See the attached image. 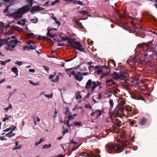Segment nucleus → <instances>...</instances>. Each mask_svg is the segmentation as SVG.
Here are the masks:
<instances>
[{
	"mask_svg": "<svg viewBox=\"0 0 157 157\" xmlns=\"http://www.w3.org/2000/svg\"><path fill=\"white\" fill-rule=\"evenodd\" d=\"M102 83L98 81H92L91 79H89L86 83L85 85V89L89 91L90 89V92L93 93L95 89L98 86H99L98 89L100 90L102 88V86H101Z\"/></svg>",
	"mask_w": 157,
	"mask_h": 157,
	"instance_id": "1",
	"label": "nucleus"
},
{
	"mask_svg": "<svg viewBox=\"0 0 157 157\" xmlns=\"http://www.w3.org/2000/svg\"><path fill=\"white\" fill-rule=\"evenodd\" d=\"M106 147V151L109 153H119L123 151L121 145L113 143L107 144Z\"/></svg>",
	"mask_w": 157,
	"mask_h": 157,
	"instance_id": "2",
	"label": "nucleus"
},
{
	"mask_svg": "<svg viewBox=\"0 0 157 157\" xmlns=\"http://www.w3.org/2000/svg\"><path fill=\"white\" fill-rule=\"evenodd\" d=\"M29 9L26 8V6L22 7L19 9L18 11H16L13 14H6V15H9L10 17H13L15 20H17L22 17L24 13L28 12Z\"/></svg>",
	"mask_w": 157,
	"mask_h": 157,
	"instance_id": "3",
	"label": "nucleus"
},
{
	"mask_svg": "<svg viewBox=\"0 0 157 157\" xmlns=\"http://www.w3.org/2000/svg\"><path fill=\"white\" fill-rule=\"evenodd\" d=\"M103 68L110 70V68L108 67L104 66H100L99 65L95 66L94 69H96L94 71V73H97L98 75H101V78H103L104 76H107L109 75V71H107V73H104Z\"/></svg>",
	"mask_w": 157,
	"mask_h": 157,
	"instance_id": "4",
	"label": "nucleus"
},
{
	"mask_svg": "<svg viewBox=\"0 0 157 157\" xmlns=\"http://www.w3.org/2000/svg\"><path fill=\"white\" fill-rule=\"evenodd\" d=\"M69 42L70 43V46L81 52H85L84 48L79 42H75L74 41V39H73L72 41L69 40Z\"/></svg>",
	"mask_w": 157,
	"mask_h": 157,
	"instance_id": "5",
	"label": "nucleus"
},
{
	"mask_svg": "<svg viewBox=\"0 0 157 157\" xmlns=\"http://www.w3.org/2000/svg\"><path fill=\"white\" fill-rule=\"evenodd\" d=\"M20 42L19 41L17 40V39L12 40V41L9 43L8 44V46L6 48L7 50H11L13 48H14V47L17 46L18 43Z\"/></svg>",
	"mask_w": 157,
	"mask_h": 157,
	"instance_id": "6",
	"label": "nucleus"
},
{
	"mask_svg": "<svg viewBox=\"0 0 157 157\" xmlns=\"http://www.w3.org/2000/svg\"><path fill=\"white\" fill-rule=\"evenodd\" d=\"M31 7L32 8L31 9H30V11L31 13L33 14L34 13V12L40 10H44V8H42L39 6H34Z\"/></svg>",
	"mask_w": 157,
	"mask_h": 157,
	"instance_id": "7",
	"label": "nucleus"
},
{
	"mask_svg": "<svg viewBox=\"0 0 157 157\" xmlns=\"http://www.w3.org/2000/svg\"><path fill=\"white\" fill-rule=\"evenodd\" d=\"M105 83L107 84V85L112 86H116V83L114 82L113 80L110 79H107L106 80Z\"/></svg>",
	"mask_w": 157,
	"mask_h": 157,
	"instance_id": "8",
	"label": "nucleus"
},
{
	"mask_svg": "<svg viewBox=\"0 0 157 157\" xmlns=\"http://www.w3.org/2000/svg\"><path fill=\"white\" fill-rule=\"evenodd\" d=\"M81 154V155L86 154L87 155L86 156L89 157H96V155L94 154H93L92 152L90 151H87L86 152L83 151L80 154Z\"/></svg>",
	"mask_w": 157,
	"mask_h": 157,
	"instance_id": "9",
	"label": "nucleus"
},
{
	"mask_svg": "<svg viewBox=\"0 0 157 157\" xmlns=\"http://www.w3.org/2000/svg\"><path fill=\"white\" fill-rule=\"evenodd\" d=\"M16 128V126H15L13 128L12 130L9 132L8 133L6 134V135L7 136H8L9 137H11L15 135V134L14 133L12 132Z\"/></svg>",
	"mask_w": 157,
	"mask_h": 157,
	"instance_id": "10",
	"label": "nucleus"
},
{
	"mask_svg": "<svg viewBox=\"0 0 157 157\" xmlns=\"http://www.w3.org/2000/svg\"><path fill=\"white\" fill-rule=\"evenodd\" d=\"M123 109H121L119 107L117 106L114 111L113 113L116 115L117 116L119 114L120 112H123Z\"/></svg>",
	"mask_w": 157,
	"mask_h": 157,
	"instance_id": "11",
	"label": "nucleus"
},
{
	"mask_svg": "<svg viewBox=\"0 0 157 157\" xmlns=\"http://www.w3.org/2000/svg\"><path fill=\"white\" fill-rule=\"evenodd\" d=\"M34 43V42L32 40L28 41V44L29 46V49H34L36 48V47L35 46L32 44H33Z\"/></svg>",
	"mask_w": 157,
	"mask_h": 157,
	"instance_id": "12",
	"label": "nucleus"
},
{
	"mask_svg": "<svg viewBox=\"0 0 157 157\" xmlns=\"http://www.w3.org/2000/svg\"><path fill=\"white\" fill-rule=\"evenodd\" d=\"M97 113H98V114L97 115V116L96 117V119H97L101 115V110L98 109L96 110L95 112H93L90 114V115L91 116H93L95 115V114Z\"/></svg>",
	"mask_w": 157,
	"mask_h": 157,
	"instance_id": "13",
	"label": "nucleus"
},
{
	"mask_svg": "<svg viewBox=\"0 0 157 157\" xmlns=\"http://www.w3.org/2000/svg\"><path fill=\"white\" fill-rule=\"evenodd\" d=\"M153 41H150L147 42V43H144L143 44H139L138 45V46L139 47H142L143 46V45H145L146 47L148 48L149 47H150V46L151 44H152Z\"/></svg>",
	"mask_w": 157,
	"mask_h": 157,
	"instance_id": "14",
	"label": "nucleus"
},
{
	"mask_svg": "<svg viewBox=\"0 0 157 157\" xmlns=\"http://www.w3.org/2000/svg\"><path fill=\"white\" fill-rule=\"evenodd\" d=\"M147 121V119L145 117L141 118L140 119L139 124L141 125H144L145 124Z\"/></svg>",
	"mask_w": 157,
	"mask_h": 157,
	"instance_id": "15",
	"label": "nucleus"
},
{
	"mask_svg": "<svg viewBox=\"0 0 157 157\" xmlns=\"http://www.w3.org/2000/svg\"><path fill=\"white\" fill-rule=\"evenodd\" d=\"M125 110L128 113L130 116L134 114V110L132 109L131 107H128L125 109Z\"/></svg>",
	"mask_w": 157,
	"mask_h": 157,
	"instance_id": "16",
	"label": "nucleus"
},
{
	"mask_svg": "<svg viewBox=\"0 0 157 157\" xmlns=\"http://www.w3.org/2000/svg\"><path fill=\"white\" fill-rule=\"evenodd\" d=\"M60 37L62 38V40H58L57 41V42H60L61 41H65V40H67V42L68 43V44L70 46V43L69 42V41L70 40L71 41H72V40L73 39H69L68 38V37H63L60 36Z\"/></svg>",
	"mask_w": 157,
	"mask_h": 157,
	"instance_id": "17",
	"label": "nucleus"
},
{
	"mask_svg": "<svg viewBox=\"0 0 157 157\" xmlns=\"http://www.w3.org/2000/svg\"><path fill=\"white\" fill-rule=\"evenodd\" d=\"M132 97V98L133 99L136 100H143L144 101H145L144 98L143 97V96L141 95H139V96H133Z\"/></svg>",
	"mask_w": 157,
	"mask_h": 157,
	"instance_id": "18",
	"label": "nucleus"
},
{
	"mask_svg": "<svg viewBox=\"0 0 157 157\" xmlns=\"http://www.w3.org/2000/svg\"><path fill=\"white\" fill-rule=\"evenodd\" d=\"M108 65H109L110 67H113V66L116 67V63L114 60L111 59L108 62Z\"/></svg>",
	"mask_w": 157,
	"mask_h": 157,
	"instance_id": "19",
	"label": "nucleus"
},
{
	"mask_svg": "<svg viewBox=\"0 0 157 157\" xmlns=\"http://www.w3.org/2000/svg\"><path fill=\"white\" fill-rule=\"evenodd\" d=\"M125 73L124 72H122V73H120V75H119V79L122 80H124L126 78V76L125 75Z\"/></svg>",
	"mask_w": 157,
	"mask_h": 157,
	"instance_id": "20",
	"label": "nucleus"
},
{
	"mask_svg": "<svg viewBox=\"0 0 157 157\" xmlns=\"http://www.w3.org/2000/svg\"><path fill=\"white\" fill-rule=\"evenodd\" d=\"M74 77L77 81H80L82 80L83 79V77L80 76L76 74V73H75Z\"/></svg>",
	"mask_w": 157,
	"mask_h": 157,
	"instance_id": "21",
	"label": "nucleus"
},
{
	"mask_svg": "<svg viewBox=\"0 0 157 157\" xmlns=\"http://www.w3.org/2000/svg\"><path fill=\"white\" fill-rule=\"evenodd\" d=\"M125 103V102L124 101H121L119 102L118 105L117 106L119 107L121 109H123L124 110L123 106Z\"/></svg>",
	"mask_w": 157,
	"mask_h": 157,
	"instance_id": "22",
	"label": "nucleus"
},
{
	"mask_svg": "<svg viewBox=\"0 0 157 157\" xmlns=\"http://www.w3.org/2000/svg\"><path fill=\"white\" fill-rule=\"evenodd\" d=\"M11 71H13L16 76L18 75V70L17 68L15 67H13L11 69Z\"/></svg>",
	"mask_w": 157,
	"mask_h": 157,
	"instance_id": "23",
	"label": "nucleus"
},
{
	"mask_svg": "<svg viewBox=\"0 0 157 157\" xmlns=\"http://www.w3.org/2000/svg\"><path fill=\"white\" fill-rule=\"evenodd\" d=\"M13 40H12L10 37H7L6 39H5L3 40L4 42L6 43L8 45L9 44V43L11 42Z\"/></svg>",
	"mask_w": 157,
	"mask_h": 157,
	"instance_id": "24",
	"label": "nucleus"
},
{
	"mask_svg": "<svg viewBox=\"0 0 157 157\" xmlns=\"http://www.w3.org/2000/svg\"><path fill=\"white\" fill-rule=\"evenodd\" d=\"M5 27L4 23L2 21L0 22V30L2 31L3 32Z\"/></svg>",
	"mask_w": 157,
	"mask_h": 157,
	"instance_id": "25",
	"label": "nucleus"
},
{
	"mask_svg": "<svg viewBox=\"0 0 157 157\" xmlns=\"http://www.w3.org/2000/svg\"><path fill=\"white\" fill-rule=\"evenodd\" d=\"M51 30V29H48L47 33V36L48 37H49L51 38H53L55 37V35L50 33V32Z\"/></svg>",
	"mask_w": 157,
	"mask_h": 157,
	"instance_id": "26",
	"label": "nucleus"
},
{
	"mask_svg": "<svg viewBox=\"0 0 157 157\" xmlns=\"http://www.w3.org/2000/svg\"><path fill=\"white\" fill-rule=\"evenodd\" d=\"M109 103L110 106L109 109L110 110H111L113 108V100L112 99H110L109 101Z\"/></svg>",
	"mask_w": 157,
	"mask_h": 157,
	"instance_id": "27",
	"label": "nucleus"
},
{
	"mask_svg": "<svg viewBox=\"0 0 157 157\" xmlns=\"http://www.w3.org/2000/svg\"><path fill=\"white\" fill-rule=\"evenodd\" d=\"M14 2V1H12L11 2H10V5H9L8 6H6V9H5L4 11V13H7L8 11V10L9 9V6L12 5H13V2Z\"/></svg>",
	"mask_w": 157,
	"mask_h": 157,
	"instance_id": "28",
	"label": "nucleus"
},
{
	"mask_svg": "<svg viewBox=\"0 0 157 157\" xmlns=\"http://www.w3.org/2000/svg\"><path fill=\"white\" fill-rule=\"evenodd\" d=\"M113 76L114 77V78L115 79H119V75L120 73H118L116 72H114L113 74Z\"/></svg>",
	"mask_w": 157,
	"mask_h": 157,
	"instance_id": "29",
	"label": "nucleus"
},
{
	"mask_svg": "<svg viewBox=\"0 0 157 157\" xmlns=\"http://www.w3.org/2000/svg\"><path fill=\"white\" fill-rule=\"evenodd\" d=\"M15 126H14L13 125H11L10 127H9V128H7L5 130H3V132H8V131H10V130H12L13 128Z\"/></svg>",
	"mask_w": 157,
	"mask_h": 157,
	"instance_id": "30",
	"label": "nucleus"
},
{
	"mask_svg": "<svg viewBox=\"0 0 157 157\" xmlns=\"http://www.w3.org/2000/svg\"><path fill=\"white\" fill-rule=\"evenodd\" d=\"M30 21H32L33 23H36L38 21V19L36 17H34V18L30 19Z\"/></svg>",
	"mask_w": 157,
	"mask_h": 157,
	"instance_id": "31",
	"label": "nucleus"
},
{
	"mask_svg": "<svg viewBox=\"0 0 157 157\" xmlns=\"http://www.w3.org/2000/svg\"><path fill=\"white\" fill-rule=\"evenodd\" d=\"M12 108H13L11 104H9V106L7 107L4 108V110H5V111H6L7 112V111H8L9 109H12Z\"/></svg>",
	"mask_w": 157,
	"mask_h": 157,
	"instance_id": "32",
	"label": "nucleus"
},
{
	"mask_svg": "<svg viewBox=\"0 0 157 157\" xmlns=\"http://www.w3.org/2000/svg\"><path fill=\"white\" fill-rule=\"evenodd\" d=\"M116 121H117V123H116V124H115V125H117L119 127H121V121H119L118 119H117Z\"/></svg>",
	"mask_w": 157,
	"mask_h": 157,
	"instance_id": "33",
	"label": "nucleus"
},
{
	"mask_svg": "<svg viewBox=\"0 0 157 157\" xmlns=\"http://www.w3.org/2000/svg\"><path fill=\"white\" fill-rule=\"evenodd\" d=\"M27 36L29 37H32L33 38H35L36 37V35H34L33 33H28L27 34Z\"/></svg>",
	"mask_w": 157,
	"mask_h": 157,
	"instance_id": "34",
	"label": "nucleus"
},
{
	"mask_svg": "<svg viewBox=\"0 0 157 157\" xmlns=\"http://www.w3.org/2000/svg\"><path fill=\"white\" fill-rule=\"evenodd\" d=\"M79 13H82V15H84L87 14L88 13V12L87 11L84 10L82 11H79Z\"/></svg>",
	"mask_w": 157,
	"mask_h": 157,
	"instance_id": "35",
	"label": "nucleus"
},
{
	"mask_svg": "<svg viewBox=\"0 0 157 157\" xmlns=\"http://www.w3.org/2000/svg\"><path fill=\"white\" fill-rule=\"evenodd\" d=\"M59 2V0H56L52 2H51V6H54L55 4L58 3Z\"/></svg>",
	"mask_w": 157,
	"mask_h": 157,
	"instance_id": "36",
	"label": "nucleus"
},
{
	"mask_svg": "<svg viewBox=\"0 0 157 157\" xmlns=\"http://www.w3.org/2000/svg\"><path fill=\"white\" fill-rule=\"evenodd\" d=\"M140 35L142 38H144L146 35L144 33L141 32H140Z\"/></svg>",
	"mask_w": 157,
	"mask_h": 157,
	"instance_id": "37",
	"label": "nucleus"
},
{
	"mask_svg": "<svg viewBox=\"0 0 157 157\" xmlns=\"http://www.w3.org/2000/svg\"><path fill=\"white\" fill-rule=\"evenodd\" d=\"M77 25L79 26V27L82 29H83V28H84V27L83 26L82 23L80 22H78V23L77 24Z\"/></svg>",
	"mask_w": 157,
	"mask_h": 157,
	"instance_id": "38",
	"label": "nucleus"
},
{
	"mask_svg": "<svg viewBox=\"0 0 157 157\" xmlns=\"http://www.w3.org/2000/svg\"><path fill=\"white\" fill-rule=\"evenodd\" d=\"M62 74L61 73H59V76H57L56 77L55 79L56 80V81H58L59 78V76H61V77L63 76V75H61Z\"/></svg>",
	"mask_w": 157,
	"mask_h": 157,
	"instance_id": "39",
	"label": "nucleus"
},
{
	"mask_svg": "<svg viewBox=\"0 0 157 157\" xmlns=\"http://www.w3.org/2000/svg\"><path fill=\"white\" fill-rule=\"evenodd\" d=\"M122 146H121V147L123 149V150H124L123 148L125 147L126 146V145L125 144V141H124L122 142Z\"/></svg>",
	"mask_w": 157,
	"mask_h": 157,
	"instance_id": "40",
	"label": "nucleus"
},
{
	"mask_svg": "<svg viewBox=\"0 0 157 157\" xmlns=\"http://www.w3.org/2000/svg\"><path fill=\"white\" fill-rule=\"evenodd\" d=\"M75 125L76 126H79L81 125V123L79 122H74Z\"/></svg>",
	"mask_w": 157,
	"mask_h": 157,
	"instance_id": "41",
	"label": "nucleus"
},
{
	"mask_svg": "<svg viewBox=\"0 0 157 157\" xmlns=\"http://www.w3.org/2000/svg\"><path fill=\"white\" fill-rule=\"evenodd\" d=\"M15 63L20 66L22 64L23 62L21 61H17V62Z\"/></svg>",
	"mask_w": 157,
	"mask_h": 157,
	"instance_id": "42",
	"label": "nucleus"
},
{
	"mask_svg": "<svg viewBox=\"0 0 157 157\" xmlns=\"http://www.w3.org/2000/svg\"><path fill=\"white\" fill-rule=\"evenodd\" d=\"M73 21H74V22L76 24L78 23V22H79V21L80 20L79 19H73Z\"/></svg>",
	"mask_w": 157,
	"mask_h": 157,
	"instance_id": "43",
	"label": "nucleus"
},
{
	"mask_svg": "<svg viewBox=\"0 0 157 157\" xmlns=\"http://www.w3.org/2000/svg\"><path fill=\"white\" fill-rule=\"evenodd\" d=\"M73 21H74V22L76 24L78 23V22H79V21L80 20L79 19H73Z\"/></svg>",
	"mask_w": 157,
	"mask_h": 157,
	"instance_id": "44",
	"label": "nucleus"
},
{
	"mask_svg": "<svg viewBox=\"0 0 157 157\" xmlns=\"http://www.w3.org/2000/svg\"><path fill=\"white\" fill-rule=\"evenodd\" d=\"M69 130L68 129H66L65 130H64L63 132V136H64V135L66 133H67L69 132Z\"/></svg>",
	"mask_w": 157,
	"mask_h": 157,
	"instance_id": "45",
	"label": "nucleus"
},
{
	"mask_svg": "<svg viewBox=\"0 0 157 157\" xmlns=\"http://www.w3.org/2000/svg\"><path fill=\"white\" fill-rule=\"evenodd\" d=\"M45 96L48 98H51L53 96V94H51L49 95L46 94V95H45Z\"/></svg>",
	"mask_w": 157,
	"mask_h": 157,
	"instance_id": "46",
	"label": "nucleus"
},
{
	"mask_svg": "<svg viewBox=\"0 0 157 157\" xmlns=\"http://www.w3.org/2000/svg\"><path fill=\"white\" fill-rule=\"evenodd\" d=\"M75 73V71H71V72H70V74L69 75V77H71V75H73L74 76Z\"/></svg>",
	"mask_w": 157,
	"mask_h": 157,
	"instance_id": "47",
	"label": "nucleus"
},
{
	"mask_svg": "<svg viewBox=\"0 0 157 157\" xmlns=\"http://www.w3.org/2000/svg\"><path fill=\"white\" fill-rule=\"evenodd\" d=\"M131 23L133 24V28L135 29H136L138 28L137 27H136V24L134 23V21H132L131 22Z\"/></svg>",
	"mask_w": 157,
	"mask_h": 157,
	"instance_id": "48",
	"label": "nucleus"
},
{
	"mask_svg": "<svg viewBox=\"0 0 157 157\" xmlns=\"http://www.w3.org/2000/svg\"><path fill=\"white\" fill-rule=\"evenodd\" d=\"M43 67H44V69L46 71H48L49 70V68L45 66H43Z\"/></svg>",
	"mask_w": 157,
	"mask_h": 157,
	"instance_id": "49",
	"label": "nucleus"
},
{
	"mask_svg": "<svg viewBox=\"0 0 157 157\" xmlns=\"http://www.w3.org/2000/svg\"><path fill=\"white\" fill-rule=\"evenodd\" d=\"M85 108H89V109H91L92 107L90 105V104L88 105H85Z\"/></svg>",
	"mask_w": 157,
	"mask_h": 157,
	"instance_id": "50",
	"label": "nucleus"
},
{
	"mask_svg": "<svg viewBox=\"0 0 157 157\" xmlns=\"http://www.w3.org/2000/svg\"><path fill=\"white\" fill-rule=\"evenodd\" d=\"M69 120H71L72 119H73L74 118L73 117L72 115H68V116Z\"/></svg>",
	"mask_w": 157,
	"mask_h": 157,
	"instance_id": "51",
	"label": "nucleus"
},
{
	"mask_svg": "<svg viewBox=\"0 0 157 157\" xmlns=\"http://www.w3.org/2000/svg\"><path fill=\"white\" fill-rule=\"evenodd\" d=\"M71 143H72L74 145H76L77 144L78 142H77L73 141L72 140L71 141V142L69 144Z\"/></svg>",
	"mask_w": 157,
	"mask_h": 157,
	"instance_id": "52",
	"label": "nucleus"
},
{
	"mask_svg": "<svg viewBox=\"0 0 157 157\" xmlns=\"http://www.w3.org/2000/svg\"><path fill=\"white\" fill-rule=\"evenodd\" d=\"M9 117H5L3 118L2 121L3 122H5L6 120H9Z\"/></svg>",
	"mask_w": 157,
	"mask_h": 157,
	"instance_id": "53",
	"label": "nucleus"
},
{
	"mask_svg": "<svg viewBox=\"0 0 157 157\" xmlns=\"http://www.w3.org/2000/svg\"><path fill=\"white\" fill-rule=\"evenodd\" d=\"M21 145H20L18 147H15L14 148H13V150H16V149H19L20 148H21Z\"/></svg>",
	"mask_w": 157,
	"mask_h": 157,
	"instance_id": "54",
	"label": "nucleus"
},
{
	"mask_svg": "<svg viewBox=\"0 0 157 157\" xmlns=\"http://www.w3.org/2000/svg\"><path fill=\"white\" fill-rule=\"evenodd\" d=\"M48 148V145L47 144H46L45 145H44L42 147V148L43 149Z\"/></svg>",
	"mask_w": 157,
	"mask_h": 157,
	"instance_id": "55",
	"label": "nucleus"
},
{
	"mask_svg": "<svg viewBox=\"0 0 157 157\" xmlns=\"http://www.w3.org/2000/svg\"><path fill=\"white\" fill-rule=\"evenodd\" d=\"M65 45V44L63 43H60V42L58 43V46H64Z\"/></svg>",
	"mask_w": 157,
	"mask_h": 157,
	"instance_id": "56",
	"label": "nucleus"
},
{
	"mask_svg": "<svg viewBox=\"0 0 157 157\" xmlns=\"http://www.w3.org/2000/svg\"><path fill=\"white\" fill-rule=\"evenodd\" d=\"M70 120H69V119H68L67 122V126L68 127H70V124H69Z\"/></svg>",
	"mask_w": 157,
	"mask_h": 157,
	"instance_id": "57",
	"label": "nucleus"
},
{
	"mask_svg": "<svg viewBox=\"0 0 157 157\" xmlns=\"http://www.w3.org/2000/svg\"><path fill=\"white\" fill-rule=\"evenodd\" d=\"M56 75H49V79H52L54 78V77Z\"/></svg>",
	"mask_w": 157,
	"mask_h": 157,
	"instance_id": "58",
	"label": "nucleus"
},
{
	"mask_svg": "<svg viewBox=\"0 0 157 157\" xmlns=\"http://www.w3.org/2000/svg\"><path fill=\"white\" fill-rule=\"evenodd\" d=\"M55 22L59 26L60 25L61 23L59 21L56 20L55 21Z\"/></svg>",
	"mask_w": 157,
	"mask_h": 157,
	"instance_id": "59",
	"label": "nucleus"
},
{
	"mask_svg": "<svg viewBox=\"0 0 157 157\" xmlns=\"http://www.w3.org/2000/svg\"><path fill=\"white\" fill-rule=\"evenodd\" d=\"M26 49H29V46H25L23 47V50H25Z\"/></svg>",
	"mask_w": 157,
	"mask_h": 157,
	"instance_id": "60",
	"label": "nucleus"
},
{
	"mask_svg": "<svg viewBox=\"0 0 157 157\" xmlns=\"http://www.w3.org/2000/svg\"><path fill=\"white\" fill-rule=\"evenodd\" d=\"M49 3V2L47 1V2H46L44 4V5H43V6H48Z\"/></svg>",
	"mask_w": 157,
	"mask_h": 157,
	"instance_id": "61",
	"label": "nucleus"
},
{
	"mask_svg": "<svg viewBox=\"0 0 157 157\" xmlns=\"http://www.w3.org/2000/svg\"><path fill=\"white\" fill-rule=\"evenodd\" d=\"M41 143L40 142V141H39L38 142H36L35 144V146H36L39 145V144H40Z\"/></svg>",
	"mask_w": 157,
	"mask_h": 157,
	"instance_id": "62",
	"label": "nucleus"
},
{
	"mask_svg": "<svg viewBox=\"0 0 157 157\" xmlns=\"http://www.w3.org/2000/svg\"><path fill=\"white\" fill-rule=\"evenodd\" d=\"M29 71L30 72H32L33 73H34L35 72V70L33 69H29Z\"/></svg>",
	"mask_w": 157,
	"mask_h": 157,
	"instance_id": "63",
	"label": "nucleus"
},
{
	"mask_svg": "<svg viewBox=\"0 0 157 157\" xmlns=\"http://www.w3.org/2000/svg\"><path fill=\"white\" fill-rule=\"evenodd\" d=\"M77 3L78 4H79L81 5H83V2L81 1H78V2H77Z\"/></svg>",
	"mask_w": 157,
	"mask_h": 157,
	"instance_id": "64",
	"label": "nucleus"
}]
</instances>
